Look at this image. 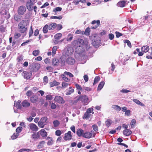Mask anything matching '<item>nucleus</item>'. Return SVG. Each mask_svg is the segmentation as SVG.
<instances>
[{
  "label": "nucleus",
  "mask_w": 152,
  "mask_h": 152,
  "mask_svg": "<svg viewBox=\"0 0 152 152\" xmlns=\"http://www.w3.org/2000/svg\"><path fill=\"white\" fill-rule=\"evenodd\" d=\"M48 78L47 76H44L43 79V83L44 85H46L48 82Z\"/></svg>",
  "instance_id": "obj_42"
},
{
  "label": "nucleus",
  "mask_w": 152,
  "mask_h": 152,
  "mask_svg": "<svg viewBox=\"0 0 152 152\" xmlns=\"http://www.w3.org/2000/svg\"><path fill=\"white\" fill-rule=\"evenodd\" d=\"M52 63L53 66H58L59 64V61L58 59L53 58L52 60Z\"/></svg>",
  "instance_id": "obj_20"
},
{
  "label": "nucleus",
  "mask_w": 152,
  "mask_h": 152,
  "mask_svg": "<svg viewBox=\"0 0 152 152\" xmlns=\"http://www.w3.org/2000/svg\"><path fill=\"white\" fill-rule=\"evenodd\" d=\"M72 44L74 46L83 45H84V41L83 39L78 38L73 41L72 42Z\"/></svg>",
  "instance_id": "obj_3"
},
{
  "label": "nucleus",
  "mask_w": 152,
  "mask_h": 152,
  "mask_svg": "<svg viewBox=\"0 0 152 152\" xmlns=\"http://www.w3.org/2000/svg\"><path fill=\"white\" fill-rule=\"evenodd\" d=\"M142 51L144 53L148 52L149 50V47L147 45L143 46L141 48Z\"/></svg>",
  "instance_id": "obj_26"
},
{
  "label": "nucleus",
  "mask_w": 152,
  "mask_h": 152,
  "mask_svg": "<svg viewBox=\"0 0 152 152\" xmlns=\"http://www.w3.org/2000/svg\"><path fill=\"white\" fill-rule=\"evenodd\" d=\"M40 53V51L39 50H35L32 52V54L34 56L38 55Z\"/></svg>",
  "instance_id": "obj_41"
},
{
  "label": "nucleus",
  "mask_w": 152,
  "mask_h": 152,
  "mask_svg": "<svg viewBox=\"0 0 152 152\" xmlns=\"http://www.w3.org/2000/svg\"><path fill=\"white\" fill-rule=\"evenodd\" d=\"M41 135L43 137H46L47 136L48 134L47 132L44 129H41L40 131Z\"/></svg>",
  "instance_id": "obj_25"
},
{
  "label": "nucleus",
  "mask_w": 152,
  "mask_h": 152,
  "mask_svg": "<svg viewBox=\"0 0 152 152\" xmlns=\"http://www.w3.org/2000/svg\"><path fill=\"white\" fill-rule=\"evenodd\" d=\"M94 109L93 108H90L87 110L86 112L90 114L91 113H92V114L94 113V112H93Z\"/></svg>",
  "instance_id": "obj_49"
},
{
  "label": "nucleus",
  "mask_w": 152,
  "mask_h": 152,
  "mask_svg": "<svg viewBox=\"0 0 152 152\" xmlns=\"http://www.w3.org/2000/svg\"><path fill=\"white\" fill-rule=\"evenodd\" d=\"M75 34H80L83 35L84 34V31H81L80 30H77L76 31Z\"/></svg>",
  "instance_id": "obj_50"
},
{
  "label": "nucleus",
  "mask_w": 152,
  "mask_h": 152,
  "mask_svg": "<svg viewBox=\"0 0 152 152\" xmlns=\"http://www.w3.org/2000/svg\"><path fill=\"white\" fill-rule=\"evenodd\" d=\"M132 133V131L130 129H124L123 131L124 134L126 136H129Z\"/></svg>",
  "instance_id": "obj_15"
},
{
  "label": "nucleus",
  "mask_w": 152,
  "mask_h": 152,
  "mask_svg": "<svg viewBox=\"0 0 152 152\" xmlns=\"http://www.w3.org/2000/svg\"><path fill=\"white\" fill-rule=\"evenodd\" d=\"M62 28V26L61 24L57 25V26L56 27V30L57 31H59Z\"/></svg>",
  "instance_id": "obj_63"
},
{
  "label": "nucleus",
  "mask_w": 152,
  "mask_h": 152,
  "mask_svg": "<svg viewBox=\"0 0 152 152\" xmlns=\"http://www.w3.org/2000/svg\"><path fill=\"white\" fill-rule=\"evenodd\" d=\"M133 101L135 102L136 104H139L140 105L143 106L144 104L140 102L138 100L136 99H133Z\"/></svg>",
  "instance_id": "obj_44"
},
{
  "label": "nucleus",
  "mask_w": 152,
  "mask_h": 152,
  "mask_svg": "<svg viewBox=\"0 0 152 152\" xmlns=\"http://www.w3.org/2000/svg\"><path fill=\"white\" fill-rule=\"evenodd\" d=\"M54 100L59 104H63L65 102V101L64 100L63 98L59 96H55Z\"/></svg>",
  "instance_id": "obj_6"
},
{
  "label": "nucleus",
  "mask_w": 152,
  "mask_h": 152,
  "mask_svg": "<svg viewBox=\"0 0 152 152\" xmlns=\"http://www.w3.org/2000/svg\"><path fill=\"white\" fill-rule=\"evenodd\" d=\"M124 43H126L127 45L129 47L131 48L132 47L131 44L129 40L128 39L124 41Z\"/></svg>",
  "instance_id": "obj_57"
},
{
  "label": "nucleus",
  "mask_w": 152,
  "mask_h": 152,
  "mask_svg": "<svg viewBox=\"0 0 152 152\" xmlns=\"http://www.w3.org/2000/svg\"><path fill=\"white\" fill-rule=\"evenodd\" d=\"M66 61L68 64L73 65L75 63V60L73 58L69 57L66 59Z\"/></svg>",
  "instance_id": "obj_9"
},
{
  "label": "nucleus",
  "mask_w": 152,
  "mask_h": 152,
  "mask_svg": "<svg viewBox=\"0 0 152 152\" xmlns=\"http://www.w3.org/2000/svg\"><path fill=\"white\" fill-rule=\"evenodd\" d=\"M48 25H45L43 28V31L44 34L47 33L48 32Z\"/></svg>",
  "instance_id": "obj_33"
},
{
  "label": "nucleus",
  "mask_w": 152,
  "mask_h": 152,
  "mask_svg": "<svg viewBox=\"0 0 152 152\" xmlns=\"http://www.w3.org/2000/svg\"><path fill=\"white\" fill-rule=\"evenodd\" d=\"M38 126L41 128H43L44 127V126L46 125V124H45L41 121H40L38 122Z\"/></svg>",
  "instance_id": "obj_40"
},
{
  "label": "nucleus",
  "mask_w": 152,
  "mask_h": 152,
  "mask_svg": "<svg viewBox=\"0 0 152 152\" xmlns=\"http://www.w3.org/2000/svg\"><path fill=\"white\" fill-rule=\"evenodd\" d=\"M105 83L104 81L101 82L99 84L97 88V91H100L103 88Z\"/></svg>",
  "instance_id": "obj_29"
},
{
  "label": "nucleus",
  "mask_w": 152,
  "mask_h": 152,
  "mask_svg": "<svg viewBox=\"0 0 152 152\" xmlns=\"http://www.w3.org/2000/svg\"><path fill=\"white\" fill-rule=\"evenodd\" d=\"M57 24L55 23H53L48 25V29L49 30H53L56 28Z\"/></svg>",
  "instance_id": "obj_13"
},
{
  "label": "nucleus",
  "mask_w": 152,
  "mask_h": 152,
  "mask_svg": "<svg viewBox=\"0 0 152 152\" xmlns=\"http://www.w3.org/2000/svg\"><path fill=\"white\" fill-rule=\"evenodd\" d=\"M74 91L73 89L71 88H69V89H67V93L66 94V95H70L72 93H73Z\"/></svg>",
  "instance_id": "obj_34"
},
{
  "label": "nucleus",
  "mask_w": 152,
  "mask_h": 152,
  "mask_svg": "<svg viewBox=\"0 0 152 152\" xmlns=\"http://www.w3.org/2000/svg\"><path fill=\"white\" fill-rule=\"evenodd\" d=\"M88 97L86 96H81L76 100V102H77L78 101H80L82 102L84 105H86L88 104Z\"/></svg>",
  "instance_id": "obj_2"
},
{
  "label": "nucleus",
  "mask_w": 152,
  "mask_h": 152,
  "mask_svg": "<svg viewBox=\"0 0 152 152\" xmlns=\"http://www.w3.org/2000/svg\"><path fill=\"white\" fill-rule=\"evenodd\" d=\"M69 83L65 82H62V86L63 88H65L67 87L68 85H69Z\"/></svg>",
  "instance_id": "obj_51"
},
{
  "label": "nucleus",
  "mask_w": 152,
  "mask_h": 152,
  "mask_svg": "<svg viewBox=\"0 0 152 152\" xmlns=\"http://www.w3.org/2000/svg\"><path fill=\"white\" fill-rule=\"evenodd\" d=\"M19 135V133L17 132L14 133L13 135L11 137L12 140H14L16 139Z\"/></svg>",
  "instance_id": "obj_35"
},
{
  "label": "nucleus",
  "mask_w": 152,
  "mask_h": 152,
  "mask_svg": "<svg viewBox=\"0 0 152 152\" xmlns=\"http://www.w3.org/2000/svg\"><path fill=\"white\" fill-rule=\"evenodd\" d=\"M45 97L46 100H51L53 99L52 96L50 94H48L46 95Z\"/></svg>",
  "instance_id": "obj_54"
},
{
  "label": "nucleus",
  "mask_w": 152,
  "mask_h": 152,
  "mask_svg": "<svg viewBox=\"0 0 152 152\" xmlns=\"http://www.w3.org/2000/svg\"><path fill=\"white\" fill-rule=\"evenodd\" d=\"M22 106L24 107H28L30 106V103L26 100H24L21 103Z\"/></svg>",
  "instance_id": "obj_17"
},
{
  "label": "nucleus",
  "mask_w": 152,
  "mask_h": 152,
  "mask_svg": "<svg viewBox=\"0 0 152 152\" xmlns=\"http://www.w3.org/2000/svg\"><path fill=\"white\" fill-rule=\"evenodd\" d=\"M21 36V34L19 33H15V34L14 37L16 39H18Z\"/></svg>",
  "instance_id": "obj_58"
},
{
  "label": "nucleus",
  "mask_w": 152,
  "mask_h": 152,
  "mask_svg": "<svg viewBox=\"0 0 152 152\" xmlns=\"http://www.w3.org/2000/svg\"><path fill=\"white\" fill-rule=\"evenodd\" d=\"M112 124L111 120L110 119H107L105 122V125L107 127H109Z\"/></svg>",
  "instance_id": "obj_37"
},
{
  "label": "nucleus",
  "mask_w": 152,
  "mask_h": 152,
  "mask_svg": "<svg viewBox=\"0 0 152 152\" xmlns=\"http://www.w3.org/2000/svg\"><path fill=\"white\" fill-rule=\"evenodd\" d=\"M62 77L63 79L66 82H68L70 80L64 75H62Z\"/></svg>",
  "instance_id": "obj_53"
},
{
  "label": "nucleus",
  "mask_w": 152,
  "mask_h": 152,
  "mask_svg": "<svg viewBox=\"0 0 152 152\" xmlns=\"http://www.w3.org/2000/svg\"><path fill=\"white\" fill-rule=\"evenodd\" d=\"M21 17L18 15H15L14 16V18L15 20L17 22L21 20Z\"/></svg>",
  "instance_id": "obj_47"
},
{
  "label": "nucleus",
  "mask_w": 152,
  "mask_h": 152,
  "mask_svg": "<svg viewBox=\"0 0 152 152\" xmlns=\"http://www.w3.org/2000/svg\"><path fill=\"white\" fill-rule=\"evenodd\" d=\"M40 136L38 132L34 133L31 135V138L33 140H35L39 138Z\"/></svg>",
  "instance_id": "obj_22"
},
{
  "label": "nucleus",
  "mask_w": 152,
  "mask_h": 152,
  "mask_svg": "<svg viewBox=\"0 0 152 152\" xmlns=\"http://www.w3.org/2000/svg\"><path fill=\"white\" fill-rule=\"evenodd\" d=\"M90 28L89 27H88L86 29L85 31H84V34L88 36L90 35Z\"/></svg>",
  "instance_id": "obj_31"
},
{
  "label": "nucleus",
  "mask_w": 152,
  "mask_h": 152,
  "mask_svg": "<svg viewBox=\"0 0 152 152\" xmlns=\"http://www.w3.org/2000/svg\"><path fill=\"white\" fill-rule=\"evenodd\" d=\"M45 143V142L44 141H42L40 142L39 145L37 146V148L40 149L43 148Z\"/></svg>",
  "instance_id": "obj_30"
},
{
  "label": "nucleus",
  "mask_w": 152,
  "mask_h": 152,
  "mask_svg": "<svg viewBox=\"0 0 152 152\" xmlns=\"http://www.w3.org/2000/svg\"><path fill=\"white\" fill-rule=\"evenodd\" d=\"M51 18L52 19H61L62 18V17L61 16H51Z\"/></svg>",
  "instance_id": "obj_59"
},
{
  "label": "nucleus",
  "mask_w": 152,
  "mask_h": 152,
  "mask_svg": "<svg viewBox=\"0 0 152 152\" xmlns=\"http://www.w3.org/2000/svg\"><path fill=\"white\" fill-rule=\"evenodd\" d=\"M84 131L82 129H77L76 133L78 137L83 136V133Z\"/></svg>",
  "instance_id": "obj_19"
},
{
  "label": "nucleus",
  "mask_w": 152,
  "mask_h": 152,
  "mask_svg": "<svg viewBox=\"0 0 152 152\" xmlns=\"http://www.w3.org/2000/svg\"><path fill=\"white\" fill-rule=\"evenodd\" d=\"M62 36V34L60 33H57L56 34L54 37V39H55L54 42L55 44H56L58 42L57 41L61 38Z\"/></svg>",
  "instance_id": "obj_14"
},
{
  "label": "nucleus",
  "mask_w": 152,
  "mask_h": 152,
  "mask_svg": "<svg viewBox=\"0 0 152 152\" xmlns=\"http://www.w3.org/2000/svg\"><path fill=\"white\" fill-rule=\"evenodd\" d=\"M74 52L73 49L71 47H69L67 48L66 54L68 55L72 54Z\"/></svg>",
  "instance_id": "obj_23"
},
{
  "label": "nucleus",
  "mask_w": 152,
  "mask_h": 152,
  "mask_svg": "<svg viewBox=\"0 0 152 152\" xmlns=\"http://www.w3.org/2000/svg\"><path fill=\"white\" fill-rule=\"evenodd\" d=\"M54 126L55 127L58 126L60 124L58 120L54 121L53 122Z\"/></svg>",
  "instance_id": "obj_43"
},
{
  "label": "nucleus",
  "mask_w": 152,
  "mask_h": 152,
  "mask_svg": "<svg viewBox=\"0 0 152 152\" xmlns=\"http://www.w3.org/2000/svg\"><path fill=\"white\" fill-rule=\"evenodd\" d=\"M44 62L47 64H49L50 63V59L49 58H46L44 60Z\"/></svg>",
  "instance_id": "obj_55"
},
{
  "label": "nucleus",
  "mask_w": 152,
  "mask_h": 152,
  "mask_svg": "<svg viewBox=\"0 0 152 152\" xmlns=\"http://www.w3.org/2000/svg\"><path fill=\"white\" fill-rule=\"evenodd\" d=\"M46 140H48L47 145H53V140L52 137H48L46 138Z\"/></svg>",
  "instance_id": "obj_18"
},
{
  "label": "nucleus",
  "mask_w": 152,
  "mask_h": 152,
  "mask_svg": "<svg viewBox=\"0 0 152 152\" xmlns=\"http://www.w3.org/2000/svg\"><path fill=\"white\" fill-rule=\"evenodd\" d=\"M64 74L69 75L71 77H73L74 76L71 73L69 72L66 71L64 72Z\"/></svg>",
  "instance_id": "obj_60"
},
{
  "label": "nucleus",
  "mask_w": 152,
  "mask_h": 152,
  "mask_svg": "<svg viewBox=\"0 0 152 152\" xmlns=\"http://www.w3.org/2000/svg\"><path fill=\"white\" fill-rule=\"evenodd\" d=\"M49 84L50 87H52L59 85L60 83L59 82L56 81V80H54L53 81L50 82Z\"/></svg>",
  "instance_id": "obj_16"
},
{
  "label": "nucleus",
  "mask_w": 152,
  "mask_h": 152,
  "mask_svg": "<svg viewBox=\"0 0 152 152\" xmlns=\"http://www.w3.org/2000/svg\"><path fill=\"white\" fill-rule=\"evenodd\" d=\"M82 48L80 46H77L75 49V52L77 54L81 53L82 52Z\"/></svg>",
  "instance_id": "obj_21"
},
{
  "label": "nucleus",
  "mask_w": 152,
  "mask_h": 152,
  "mask_svg": "<svg viewBox=\"0 0 152 152\" xmlns=\"http://www.w3.org/2000/svg\"><path fill=\"white\" fill-rule=\"evenodd\" d=\"M72 136L70 131H69L67 133L64 134V139L66 141L72 139Z\"/></svg>",
  "instance_id": "obj_8"
},
{
  "label": "nucleus",
  "mask_w": 152,
  "mask_h": 152,
  "mask_svg": "<svg viewBox=\"0 0 152 152\" xmlns=\"http://www.w3.org/2000/svg\"><path fill=\"white\" fill-rule=\"evenodd\" d=\"M33 5L34 4L31 0L28 1L26 4V7L29 11H31L33 10Z\"/></svg>",
  "instance_id": "obj_7"
},
{
  "label": "nucleus",
  "mask_w": 152,
  "mask_h": 152,
  "mask_svg": "<svg viewBox=\"0 0 152 152\" xmlns=\"http://www.w3.org/2000/svg\"><path fill=\"white\" fill-rule=\"evenodd\" d=\"M33 33V31L32 29V26H31L29 31V37H31Z\"/></svg>",
  "instance_id": "obj_45"
},
{
  "label": "nucleus",
  "mask_w": 152,
  "mask_h": 152,
  "mask_svg": "<svg viewBox=\"0 0 152 152\" xmlns=\"http://www.w3.org/2000/svg\"><path fill=\"white\" fill-rule=\"evenodd\" d=\"M29 21L28 20H22L18 24V31L21 33L26 34L28 30L27 26L28 25Z\"/></svg>",
  "instance_id": "obj_1"
},
{
  "label": "nucleus",
  "mask_w": 152,
  "mask_h": 152,
  "mask_svg": "<svg viewBox=\"0 0 152 152\" xmlns=\"http://www.w3.org/2000/svg\"><path fill=\"white\" fill-rule=\"evenodd\" d=\"M30 129L33 131L36 132L38 130L37 126L34 124L31 123L29 124Z\"/></svg>",
  "instance_id": "obj_11"
},
{
  "label": "nucleus",
  "mask_w": 152,
  "mask_h": 152,
  "mask_svg": "<svg viewBox=\"0 0 152 152\" xmlns=\"http://www.w3.org/2000/svg\"><path fill=\"white\" fill-rule=\"evenodd\" d=\"M73 38V36L71 34H68L67 38L66 39L67 41H71Z\"/></svg>",
  "instance_id": "obj_38"
},
{
  "label": "nucleus",
  "mask_w": 152,
  "mask_h": 152,
  "mask_svg": "<svg viewBox=\"0 0 152 152\" xmlns=\"http://www.w3.org/2000/svg\"><path fill=\"white\" fill-rule=\"evenodd\" d=\"M83 137L87 139H89L91 137V135L89 132H86L83 135Z\"/></svg>",
  "instance_id": "obj_27"
},
{
  "label": "nucleus",
  "mask_w": 152,
  "mask_h": 152,
  "mask_svg": "<svg viewBox=\"0 0 152 152\" xmlns=\"http://www.w3.org/2000/svg\"><path fill=\"white\" fill-rule=\"evenodd\" d=\"M100 80V78L98 76L96 77L94 79L93 85H94L96 84Z\"/></svg>",
  "instance_id": "obj_39"
},
{
  "label": "nucleus",
  "mask_w": 152,
  "mask_h": 152,
  "mask_svg": "<svg viewBox=\"0 0 152 152\" xmlns=\"http://www.w3.org/2000/svg\"><path fill=\"white\" fill-rule=\"evenodd\" d=\"M57 49V47L56 46H54L52 48V56H53L56 54V52Z\"/></svg>",
  "instance_id": "obj_46"
},
{
  "label": "nucleus",
  "mask_w": 152,
  "mask_h": 152,
  "mask_svg": "<svg viewBox=\"0 0 152 152\" xmlns=\"http://www.w3.org/2000/svg\"><path fill=\"white\" fill-rule=\"evenodd\" d=\"M23 128L21 126H19L16 129V131L17 132L19 133L22 131Z\"/></svg>",
  "instance_id": "obj_56"
},
{
  "label": "nucleus",
  "mask_w": 152,
  "mask_h": 152,
  "mask_svg": "<svg viewBox=\"0 0 152 152\" xmlns=\"http://www.w3.org/2000/svg\"><path fill=\"white\" fill-rule=\"evenodd\" d=\"M41 67L40 64L37 63H34L32 64L31 70L33 72H37Z\"/></svg>",
  "instance_id": "obj_4"
},
{
  "label": "nucleus",
  "mask_w": 152,
  "mask_h": 152,
  "mask_svg": "<svg viewBox=\"0 0 152 152\" xmlns=\"http://www.w3.org/2000/svg\"><path fill=\"white\" fill-rule=\"evenodd\" d=\"M90 114L86 112H85L84 114L83 117V118L86 119H88L90 117Z\"/></svg>",
  "instance_id": "obj_36"
},
{
  "label": "nucleus",
  "mask_w": 152,
  "mask_h": 152,
  "mask_svg": "<svg viewBox=\"0 0 152 152\" xmlns=\"http://www.w3.org/2000/svg\"><path fill=\"white\" fill-rule=\"evenodd\" d=\"M30 99L31 102L35 103L37 102L38 97L36 95H34L30 98Z\"/></svg>",
  "instance_id": "obj_12"
},
{
  "label": "nucleus",
  "mask_w": 152,
  "mask_h": 152,
  "mask_svg": "<svg viewBox=\"0 0 152 152\" xmlns=\"http://www.w3.org/2000/svg\"><path fill=\"white\" fill-rule=\"evenodd\" d=\"M55 134L56 135L59 136H60L61 134V132L60 130H57L56 131Z\"/></svg>",
  "instance_id": "obj_64"
},
{
  "label": "nucleus",
  "mask_w": 152,
  "mask_h": 152,
  "mask_svg": "<svg viewBox=\"0 0 152 152\" xmlns=\"http://www.w3.org/2000/svg\"><path fill=\"white\" fill-rule=\"evenodd\" d=\"M26 8L24 6L19 7L18 10V13L19 15H23L26 12Z\"/></svg>",
  "instance_id": "obj_5"
},
{
  "label": "nucleus",
  "mask_w": 152,
  "mask_h": 152,
  "mask_svg": "<svg viewBox=\"0 0 152 152\" xmlns=\"http://www.w3.org/2000/svg\"><path fill=\"white\" fill-rule=\"evenodd\" d=\"M112 107L116 111H119L121 109V107L117 105H113Z\"/></svg>",
  "instance_id": "obj_32"
},
{
  "label": "nucleus",
  "mask_w": 152,
  "mask_h": 152,
  "mask_svg": "<svg viewBox=\"0 0 152 152\" xmlns=\"http://www.w3.org/2000/svg\"><path fill=\"white\" fill-rule=\"evenodd\" d=\"M47 119H48V118H47V117H44L42 118H41V119L40 120V121L45 124H46V122L47 121Z\"/></svg>",
  "instance_id": "obj_48"
},
{
  "label": "nucleus",
  "mask_w": 152,
  "mask_h": 152,
  "mask_svg": "<svg viewBox=\"0 0 152 152\" xmlns=\"http://www.w3.org/2000/svg\"><path fill=\"white\" fill-rule=\"evenodd\" d=\"M136 50L137 52H139L138 53L139 56H141L143 55L144 53L143 52H142V51L140 52V49L139 48L136 49Z\"/></svg>",
  "instance_id": "obj_62"
},
{
  "label": "nucleus",
  "mask_w": 152,
  "mask_h": 152,
  "mask_svg": "<svg viewBox=\"0 0 152 152\" xmlns=\"http://www.w3.org/2000/svg\"><path fill=\"white\" fill-rule=\"evenodd\" d=\"M62 10V8L60 7H56L55 9H54L53 11L56 12L57 11H61Z\"/></svg>",
  "instance_id": "obj_52"
},
{
  "label": "nucleus",
  "mask_w": 152,
  "mask_h": 152,
  "mask_svg": "<svg viewBox=\"0 0 152 152\" xmlns=\"http://www.w3.org/2000/svg\"><path fill=\"white\" fill-rule=\"evenodd\" d=\"M21 102V101L20 100H18L17 102L16 103H14V106L18 109H20L21 108V105L20 104Z\"/></svg>",
  "instance_id": "obj_28"
},
{
  "label": "nucleus",
  "mask_w": 152,
  "mask_h": 152,
  "mask_svg": "<svg viewBox=\"0 0 152 152\" xmlns=\"http://www.w3.org/2000/svg\"><path fill=\"white\" fill-rule=\"evenodd\" d=\"M23 75L25 78L26 79H29L30 78L32 75L31 72H28L26 71H24L23 73Z\"/></svg>",
  "instance_id": "obj_10"
},
{
  "label": "nucleus",
  "mask_w": 152,
  "mask_h": 152,
  "mask_svg": "<svg viewBox=\"0 0 152 152\" xmlns=\"http://www.w3.org/2000/svg\"><path fill=\"white\" fill-rule=\"evenodd\" d=\"M46 69L50 72L53 71V68L51 66H47L46 67Z\"/></svg>",
  "instance_id": "obj_61"
},
{
  "label": "nucleus",
  "mask_w": 152,
  "mask_h": 152,
  "mask_svg": "<svg viewBox=\"0 0 152 152\" xmlns=\"http://www.w3.org/2000/svg\"><path fill=\"white\" fill-rule=\"evenodd\" d=\"M126 3V1L124 0L121 1L117 3V5L119 7H123L125 6Z\"/></svg>",
  "instance_id": "obj_24"
}]
</instances>
